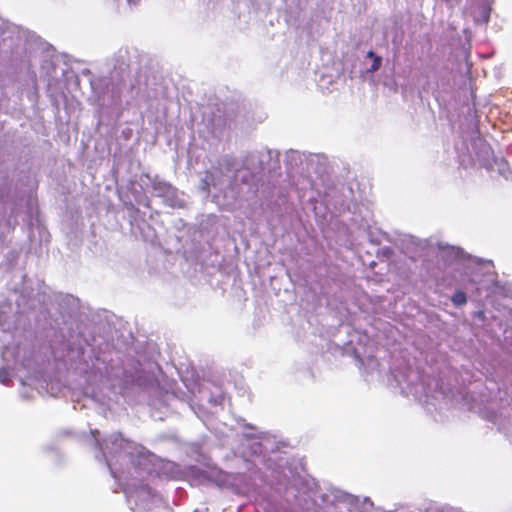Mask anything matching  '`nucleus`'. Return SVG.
<instances>
[{"instance_id": "f257e3e1", "label": "nucleus", "mask_w": 512, "mask_h": 512, "mask_svg": "<svg viewBox=\"0 0 512 512\" xmlns=\"http://www.w3.org/2000/svg\"><path fill=\"white\" fill-rule=\"evenodd\" d=\"M470 280L479 285L478 289H490L491 285L494 284V274L491 272V265L489 263H475Z\"/></svg>"}, {"instance_id": "f03ea898", "label": "nucleus", "mask_w": 512, "mask_h": 512, "mask_svg": "<svg viewBox=\"0 0 512 512\" xmlns=\"http://www.w3.org/2000/svg\"><path fill=\"white\" fill-rule=\"evenodd\" d=\"M125 494L128 499H134L137 505H142L149 497L152 496L151 490L144 486L137 490L127 487L125 488Z\"/></svg>"}, {"instance_id": "7ed1b4c3", "label": "nucleus", "mask_w": 512, "mask_h": 512, "mask_svg": "<svg viewBox=\"0 0 512 512\" xmlns=\"http://www.w3.org/2000/svg\"><path fill=\"white\" fill-rule=\"evenodd\" d=\"M367 57L372 59V64H371V67L369 68L368 71L369 72L377 71L380 68V66H381V62H382L381 57L376 56L372 51H369L367 53Z\"/></svg>"}, {"instance_id": "20e7f679", "label": "nucleus", "mask_w": 512, "mask_h": 512, "mask_svg": "<svg viewBox=\"0 0 512 512\" xmlns=\"http://www.w3.org/2000/svg\"><path fill=\"white\" fill-rule=\"evenodd\" d=\"M452 302L456 306H461L466 303V296L462 291L456 292L452 297Z\"/></svg>"}, {"instance_id": "39448f33", "label": "nucleus", "mask_w": 512, "mask_h": 512, "mask_svg": "<svg viewBox=\"0 0 512 512\" xmlns=\"http://www.w3.org/2000/svg\"><path fill=\"white\" fill-rule=\"evenodd\" d=\"M9 380H10L9 372L5 368L0 369V383L7 384L9 382Z\"/></svg>"}, {"instance_id": "423d86ee", "label": "nucleus", "mask_w": 512, "mask_h": 512, "mask_svg": "<svg viewBox=\"0 0 512 512\" xmlns=\"http://www.w3.org/2000/svg\"><path fill=\"white\" fill-rule=\"evenodd\" d=\"M489 19V9L487 7L482 8L481 19H477V21L487 22Z\"/></svg>"}, {"instance_id": "0eeeda50", "label": "nucleus", "mask_w": 512, "mask_h": 512, "mask_svg": "<svg viewBox=\"0 0 512 512\" xmlns=\"http://www.w3.org/2000/svg\"><path fill=\"white\" fill-rule=\"evenodd\" d=\"M139 0H127L129 4H136Z\"/></svg>"}]
</instances>
